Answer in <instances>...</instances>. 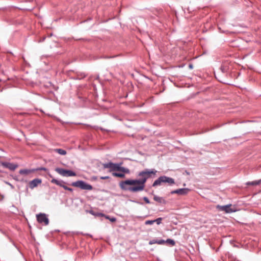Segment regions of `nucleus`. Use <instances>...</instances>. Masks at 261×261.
Wrapping results in <instances>:
<instances>
[{
	"mask_svg": "<svg viewBox=\"0 0 261 261\" xmlns=\"http://www.w3.org/2000/svg\"><path fill=\"white\" fill-rule=\"evenodd\" d=\"M157 171L155 169H146L138 173L141 178L138 179H127L119 182L120 188L124 191L132 192H138L144 189L145 184L151 174L155 175Z\"/></svg>",
	"mask_w": 261,
	"mask_h": 261,
	"instance_id": "obj_1",
	"label": "nucleus"
},
{
	"mask_svg": "<svg viewBox=\"0 0 261 261\" xmlns=\"http://www.w3.org/2000/svg\"><path fill=\"white\" fill-rule=\"evenodd\" d=\"M168 184L169 185L171 186L175 184L174 179L171 177L166 176H161L156 179L153 183L152 186L153 187L162 185V184Z\"/></svg>",
	"mask_w": 261,
	"mask_h": 261,
	"instance_id": "obj_2",
	"label": "nucleus"
},
{
	"mask_svg": "<svg viewBox=\"0 0 261 261\" xmlns=\"http://www.w3.org/2000/svg\"><path fill=\"white\" fill-rule=\"evenodd\" d=\"M72 186L80 188L82 190H92L93 187L83 180H77L71 184Z\"/></svg>",
	"mask_w": 261,
	"mask_h": 261,
	"instance_id": "obj_3",
	"label": "nucleus"
},
{
	"mask_svg": "<svg viewBox=\"0 0 261 261\" xmlns=\"http://www.w3.org/2000/svg\"><path fill=\"white\" fill-rule=\"evenodd\" d=\"M55 171L59 174L63 176L69 177L74 176L76 175V173L70 170H66L63 168H57L55 169Z\"/></svg>",
	"mask_w": 261,
	"mask_h": 261,
	"instance_id": "obj_4",
	"label": "nucleus"
},
{
	"mask_svg": "<svg viewBox=\"0 0 261 261\" xmlns=\"http://www.w3.org/2000/svg\"><path fill=\"white\" fill-rule=\"evenodd\" d=\"M231 206L232 205L231 204L225 205H217L216 208L219 211L224 212L225 213H231L236 211L234 208L231 207Z\"/></svg>",
	"mask_w": 261,
	"mask_h": 261,
	"instance_id": "obj_5",
	"label": "nucleus"
},
{
	"mask_svg": "<svg viewBox=\"0 0 261 261\" xmlns=\"http://www.w3.org/2000/svg\"><path fill=\"white\" fill-rule=\"evenodd\" d=\"M37 220L40 223H44L47 225L49 223V220L45 214L40 213L36 215Z\"/></svg>",
	"mask_w": 261,
	"mask_h": 261,
	"instance_id": "obj_6",
	"label": "nucleus"
},
{
	"mask_svg": "<svg viewBox=\"0 0 261 261\" xmlns=\"http://www.w3.org/2000/svg\"><path fill=\"white\" fill-rule=\"evenodd\" d=\"M190 190L188 188H181L173 190L171 191L170 193L171 194H176L179 195H185L188 193Z\"/></svg>",
	"mask_w": 261,
	"mask_h": 261,
	"instance_id": "obj_7",
	"label": "nucleus"
},
{
	"mask_svg": "<svg viewBox=\"0 0 261 261\" xmlns=\"http://www.w3.org/2000/svg\"><path fill=\"white\" fill-rule=\"evenodd\" d=\"M119 164L113 163L112 162H109L108 163H105L103 164V167L104 168H109L110 171H117L118 168Z\"/></svg>",
	"mask_w": 261,
	"mask_h": 261,
	"instance_id": "obj_8",
	"label": "nucleus"
},
{
	"mask_svg": "<svg viewBox=\"0 0 261 261\" xmlns=\"http://www.w3.org/2000/svg\"><path fill=\"white\" fill-rule=\"evenodd\" d=\"M2 166L5 168L10 169V170L14 171L18 167V165L9 162H1Z\"/></svg>",
	"mask_w": 261,
	"mask_h": 261,
	"instance_id": "obj_9",
	"label": "nucleus"
},
{
	"mask_svg": "<svg viewBox=\"0 0 261 261\" xmlns=\"http://www.w3.org/2000/svg\"><path fill=\"white\" fill-rule=\"evenodd\" d=\"M42 180L39 178H35L29 182V187L31 189L37 187L39 184H41Z\"/></svg>",
	"mask_w": 261,
	"mask_h": 261,
	"instance_id": "obj_10",
	"label": "nucleus"
},
{
	"mask_svg": "<svg viewBox=\"0 0 261 261\" xmlns=\"http://www.w3.org/2000/svg\"><path fill=\"white\" fill-rule=\"evenodd\" d=\"M165 243V241L163 239H152L149 242V245H153L158 244L159 245H163Z\"/></svg>",
	"mask_w": 261,
	"mask_h": 261,
	"instance_id": "obj_11",
	"label": "nucleus"
},
{
	"mask_svg": "<svg viewBox=\"0 0 261 261\" xmlns=\"http://www.w3.org/2000/svg\"><path fill=\"white\" fill-rule=\"evenodd\" d=\"M153 199L155 201L161 204H166L167 203V201L162 197H159L157 195H154L153 197Z\"/></svg>",
	"mask_w": 261,
	"mask_h": 261,
	"instance_id": "obj_12",
	"label": "nucleus"
},
{
	"mask_svg": "<svg viewBox=\"0 0 261 261\" xmlns=\"http://www.w3.org/2000/svg\"><path fill=\"white\" fill-rule=\"evenodd\" d=\"M51 182L62 188H63V187L65 186V184H66L64 181L62 180H59L55 178H53L51 180Z\"/></svg>",
	"mask_w": 261,
	"mask_h": 261,
	"instance_id": "obj_13",
	"label": "nucleus"
},
{
	"mask_svg": "<svg viewBox=\"0 0 261 261\" xmlns=\"http://www.w3.org/2000/svg\"><path fill=\"white\" fill-rule=\"evenodd\" d=\"M117 171H121L125 173H129L130 172L128 168L123 167H120L119 165H118Z\"/></svg>",
	"mask_w": 261,
	"mask_h": 261,
	"instance_id": "obj_14",
	"label": "nucleus"
},
{
	"mask_svg": "<svg viewBox=\"0 0 261 261\" xmlns=\"http://www.w3.org/2000/svg\"><path fill=\"white\" fill-rule=\"evenodd\" d=\"M220 70L222 73H225L228 72L229 68L227 66L223 65L221 66Z\"/></svg>",
	"mask_w": 261,
	"mask_h": 261,
	"instance_id": "obj_15",
	"label": "nucleus"
},
{
	"mask_svg": "<svg viewBox=\"0 0 261 261\" xmlns=\"http://www.w3.org/2000/svg\"><path fill=\"white\" fill-rule=\"evenodd\" d=\"M54 151L56 152H58L59 154L61 155H65L66 154V151L65 150L60 148L55 149Z\"/></svg>",
	"mask_w": 261,
	"mask_h": 261,
	"instance_id": "obj_16",
	"label": "nucleus"
},
{
	"mask_svg": "<svg viewBox=\"0 0 261 261\" xmlns=\"http://www.w3.org/2000/svg\"><path fill=\"white\" fill-rule=\"evenodd\" d=\"M112 175L114 176H115V177H121V178H124L125 177V175L124 173H116V172H113L112 173Z\"/></svg>",
	"mask_w": 261,
	"mask_h": 261,
	"instance_id": "obj_17",
	"label": "nucleus"
},
{
	"mask_svg": "<svg viewBox=\"0 0 261 261\" xmlns=\"http://www.w3.org/2000/svg\"><path fill=\"white\" fill-rule=\"evenodd\" d=\"M31 172V171L28 169H21L19 171V173L21 174H28Z\"/></svg>",
	"mask_w": 261,
	"mask_h": 261,
	"instance_id": "obj_18",
	"label": "nucleus"
},
{
	"mask_svg": "<svg viewBox=\"0 0 261 261\" xmlns=\"http://www.w3.org/2000/svg\"><path fill=\"white\" fill-rule=\"evenodd\" d=\"M261 180H258V181H251V182H247V185H256L260 183Z\"/></svg>",
	"mask_w": 261,
	"mask_h": 261,
	"instance_id": "obj_19",
	"label": "nucleus"
},
{
	"mask_svg": "<svg viewBox=\"0 0 261 261\" xmlns=\"http://www.w3.org/2000/svg\"><path fill=\"white\" fill-rule=\"evenodd\" d=\"M165 243H168L172 246H174L175 244V241L173 240L168 239L166 241H165Z\"/></svg>",
	"mask_w": 261,
	"mask_h": 261,
	"instance_id": "obj_20",
	"label": "nucleus"
},
{
	"mask_svg": "<svg viewBox=\"0 0 261 261\" xmlns=\"http://www.w3.org/2000/svg\"><path fill=\"white\" fill-rule=\"evenodd\" d=\"M162 220V218H158L154 220V223L155 222L158 225H160Z\"/></svg>",
	"mask_w": 261,
	"mask_h": 261,
	"instance_id": "obj_21",
	"label": "nucleus"
},
{
	"mask_svg": "<svg viewBox=\"0 0 261 261\" xmlns=\"http://www.w3.org/2000/svg\"><path fill=\"white\" fill-rule=\"evenodd\" d=\"M154 223V220H147L145 222V225H152Z\"/></svg>",
	"mask_w": 261,
	"mask_h": 261,
	"instance_id": "obj_22",
	"label": "nucleus"
},
{
	"mask_svg": "<svg viewBox=\"0 0 261 261\" xmlns=\"http://www.w3.org/2000/svg\"><path fill=\"white\" fill-rule=\"evenodd\" d=\"M63 188L66 190H68L70 192H72L73 191V189L72 188H69L67 186H66L65 185V186L63 187Z\"/></svg>",
	"mask_w": 261,
	"mask_h": 261,
	"instance_id": "obj_23",
	"label": "nucleus"
},
{
	"mask_svg": "<svg viewBox=\"0 0 261 261\" xmlns=\"http://www.w3.org/2000/svg\"><path fill=\"white\" fill-rule=\"evenodd\" d=\"M143 200L145 201V202L146 203H150V202L149 200V199L147 197H143Z\"/></svg>",
	"mask_w": 261,
	"mask_h": 261,
	"instance_id": "obj_24",
	"label": "nucleus"
},
{
	"mask_svg": "<svg viewBox=\"0 0 261 261\" xmlns=\"http://www.w3.org/2000/svg\"><path fill=\"white\" fill-rule=\"evenodd\" d=\"M108 219H109V217H107ZM109 220L111 222H115L116 220V219L114 217H112V218H109Z\"/></svg>",
	"mask_w": 261,
	"mask_h": 261,
	"instance_id": "obj_25",
	"label": "nucleus"
},
{
	"mask_svg": "<svg viewBox=\"0 0 261 261\" xmlns=\"http://www.w3.org/2000/svg\"><path fill=\"white\" fill-rule=\"evenodd\" d=\"M37 170H43V171H47V169H46V168H44V167H41V168H38L37 169Z\"/></svg>",
	"mask_w": 261,
	"mask_h": 261,
	"instance_id": "obj_26",
	"label": "nucleus"
},
{
	"mask_svg": "<svg viewBox=\"0 0 261 261\" xmlns=\"http://www.w3.org/2000/svg\"><path fill=\"white\" fill-rule=\"evenodd\" d=\"M135 218H137V219H144L145 218V217H142V216H135Z\"/></svg>",
	"mask_w": 261,
	"mask_h": 261,
	"instance_id": "obj_27",
	"label": "nucleus"
},
{
	"mask_svg": "<svg viewBox=\"0 0 261 261\" xmlns=\"http://www.w3.org/2000/svg\"><path fill=\"white\" fill-rule=\"evenodd\" d=\"M100 178L102 179H106L109 178V176H102Z\"/></svg>",
	"mask_w": 261,
	"mask_h": 261,
	"instance_id": "obj_28",
	"label": "nucleus"
},
{
	"mask_svg": "<svg viewBox=\"0 0 261 261\" xmlns=\"http://www.w3.org/2000/svg\"><path fill=\"white\" fill-rule=\"evenodd\" d=\"M189 67H190V68H192V67H192V65H189Z\"/></svg>",
	"mask_w": 261,
	"mask_h": 261,
	"instance_id": "obj_29",
	"label": "nucleus"
},
{
	"mask_svg": "<svg viewBox=\"0 0 261 261\" xmlns=\"http://www.w3.org/2000/svg\"><path fill=\"white\" fill-rule=\"evenodd\" d=\"M50 177H52V176L51 175H49Z\"/></svg>",
	"mask_w": 261,
	"mask_h": 261,
	"instance_id": "obj_30",
	"label": "nucleus"
}]
</instances>
